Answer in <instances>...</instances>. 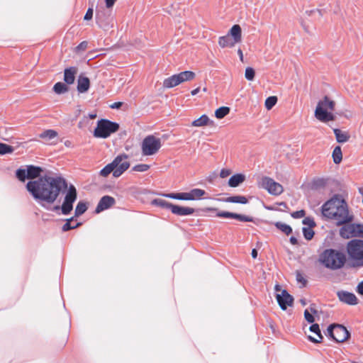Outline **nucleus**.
<instances>
[{"instance_id":"obj_44","label":"nucleus","mask_w":363,"mask_h":363,"mask_svg":"<svg viewBox=\"0 0 363 363\" xmlns=\"http://www.w3.org/2000/svg\"><path fill=\"white\" fill-rule=\"evenodd\" d=\"M255 72L253 68L252 67H247L245 69V78L249 80L252 81L255 78Z\"/></svg>"},{"instance_id":"obj_19","label":"nucleus","mask_w":363,"mask_h":363,"mask_svg":"<svg viewBox=\"0 0 363 363\" xmlns=\"http://www.w3.org/2000/svg\"><path fill=\"white\" fill-rule=\"evenodd\" d=\"M171 212L177 216H185L192 215L195 212V210L191 207L180 206L173 204Z\"/></svg>"},{"instance_id":"obj_2","label":"nucleus","mask_w":363,"mask_h":363,"mask_svg":"<svg viewBox=\"0 0 363 363\" xmlns=\"http://www.w3.org/2000/svg\"><path fill=\"white\" fill-rule=\"evenodd\" d=\"M324 217L334 220L337 225L351 223L353 215L350 213L346 201L338 196H333L322 206Z\"/></svg>"},{"instance_id":"obj_25","label":"nucleus","mask_w":363,"mask_h":363,"mask_svg":"<svg viewBox=\"0 0 363 363\" xmlns=\"http://www.w3.org/2000/svg\"><path fill=\"white\" fill-rule=\"evenodd\" d=\"M176 75L178 78L179 84H182L184 82L191 81L194 79L196 76L195 73L191 71H184L177 74Z\"/></svg>"},{"instance_id":"obj_10","label":"nucleus","mask_w":363,"mask_h":363,"mask_svg":"<svg viewBox=\"0 0 363 363\" xmlns=\"http://www.w3.org/2000/svg\"><path fill=\"white\" fill-rule=\"evenodd\" d=\"M162 147V141L159 138L152 135L146 136L141 144L142 154L150 156L156 154Z\"/></svg>"},{"instance_id":"obj_29","label":"nucleus","mask_w":363,"mask_h":363,"mask_svg":"<svg viewBox=\"0 0 363 363\" xmlns=\"http://www.w3.org/2000/svg\"><path fill=\"white\" fill-rule=\"evenodd\" d=\"M225 202L228 203H242L245 204L247 203V199L244 196H233L228 197L223 200Z\"/></svg>"},{"instance_id":"obj_11","label":"nucleus","mask_w":363,"mask_h":363,"mask_svg":"<svg viewBox=\"0 0 363 363\" xmlns=\"http://www.w3.org/2000/svg\"><path fill=\"white\" fill-rule=\"evenodd\" d=\"M337 342H343L350 337V333L345 327L342 325H330L325 333Z\"/></svg>"},{"instance_id":"obj_30","label":"nucleus","mask_w":363,"mask_h":363,"mask_svg":"<svg viewBox=\"0 0 363 363\" xmlns=\"http://www.w3.org/2000/svg\"><path fill=\"white\" fill-rule=\"evenodd\" d=\"M209 121V118L206 115H202L200 118L194 120L191 125L194 127H202L208 125Z\"/></svg>"},{"instance_id":"obj_38","label":"nucleus","mask_w":363,"mask_h":363,"mask_svg":"<svg viewBox=\"0 0 363 363\" xmlns=\"http://www.w3.org/2000/svg\"><path fill=\"white\" fill-rule=\"evenodd\" d=\"M57 135V133L55 130H47L40 134V138H41L43 139L51 140V139L55 138Z\"/></svg>"},{"instance_id":"obj_49","label":"nucleus","mask_w":363,"mask_h":363,"mask_svg":"<svg viewBox=\"0 0 363 363\" xmlns=\"http://www.w3.org/2000/svg\"><path fill=\"white\" fill-rule=\"evenodd\" d=\"M305 215H306V212L304 210L296 211L291 213V217L295 219L303 218L305 216Z\"/></svg>"},{"instance_id":"obj_62","label":"nucleus","mask_w":363,"mask_h":363,"mask_svg":"<svg viewBox=\"0 0 363 363\" xmlns=\"http://www.w3.org/2000/svg\"><path fill=\"white\" fill-rule=\"evenodd\" d=\"M359 237L363 238V225L361 224Z\"/></svg>"},{"instance_id":"obj_26","label":"nucleus","mask_w":363,"mask_h":363,"mask_svg":"<svg viewBox=\"0 0 363 363\" xmlns=\"http://www.w3.org/2000/svg\"><path fill=\"white\" fill-rule=\"evenodd\" d=\"M27 178L35 179L40 176L43 172V169L40 167H35L33 165L27 166Z\"/></svg>"},{"instance_id":"obj_57","label":"nucleus","mask_w":363,"mask_h":363,"mask_svg":"<svg viewBox=\"0 0 363 363\" xmlns=\"http://www.w3.org/2000/svg\"><path fill=\"white\" fill-rule=\"evenodd\" d=\"M96 18L98 21H101V18H102V13L101 12H100L99 11H96Z\"/></svg>"},{"instance_id":"obj_64","label":"nucleus","mask_w":363,"mask_h":363,"mask_svg":"<svg viewBox=\"0 0 363 363\" xmlns=\"http://www.w3.org/2000/svg\"><path fill=\"white\" fill-rule=\"evenodd\" d=\"M96 117V114H89V118L91 119H94Z\"/></svg>"},{"instance_id":"obj_52","label":"nucleus","mask_w":363,"mask_h":363,"mask_svg":"<svg viewBox=\"0 0 363 363\" xmlns=\"http://www.w3.org/2000/svg\"><path fill=\"white\" fill-rule=\"evenodd\" d=\"M93 16V9L91 8H89L86 11V13L84 17V20L88 21L91 20Z\"/></svg>"},{"instance_id":"obj_22","label":"nucleus","mask_w":363,"mask_h":363,"mask_svg":"<svg viewBox=\"0 0 363 363\" xmlns=\"http://www.w3.org/2000/svg\"><path fill=\"white\" fill-rule=\"evenodd\" d=\"M309 330H310L311 332L315 333L317 335L318 338H315V337L309 335L308 337V340L311 342H314V343H319V342H320L322 341L323 337V335L321 334L319 325L317 324V323L312 324L310 326Z\"/></svg>"},{"instance_id":"obj_63","label":"nucleus","mask_w":363,"mask_h":363,"mask_svg":"<svg viewBox=\"0 0 363 363\" xmlns=\"http://www.w3.org/2000/svg\"><path fill=\"white\" fill-rule=\"evenodd\" d=\"M316 184H319V185L323 184V180L320 179V180H318V181H317V182H316Z\"/></svg>"},{"instance_id":"obj_14","label":"nucleus","mask_w":363,"mask_h":363,"mask_svg":"<svg viewBox=\"0 0 363 363\" xmlns=\"http://www.w3.org/2000/svg\"><path fill=\"white\" fill-rule=\"evenodd\" d=\"M361 224L345 223L340 229V235L343 238L359 237Z\"/></svg>"},{"instance_id":"obj_23","label":"nucleus","mask_w":363,"mask_h":363,"mask_svg":"<svg viewBox=\"0 0 363 363\" xmlns=\"http://www.w3.org/2000/svg\"><path fill=\"white\" fill-rule=\"evenodd\" d=\"M206 191L201 189H193L189 192H186V201L200 199L206 194Z\"/></svg>"},{"instance_id":"obj_1","label":"nucleus","mask_w":363,"mask_h":363,"mask_svg":"<svg viewBox=\"0 0 363 363\" xmlns=\"http://www.w3.org/2000/svg\"><path fill=\"white\" fill-rule=\"evenodd\" d=\"M67 188V182L61 177L44 176L26 184L27 190L46 209H48L46 205L53 203L60 191Z\"/></svg>"},{"instance_id":"obj_31","label":"nucleus","mask_w":363,"mask_h":363,"mask_svg":"<svg viewBox=\"0 0 363 363\" xmlns=\"http://www.w3.org/2000/svg\"><path fill=\"white\" fill-rule=\"evenodd\" d=\"M69 88L67 84L62 82H57L53 86V91L57 94H62L67 92Z\"/></svg>"},{"instance_id":"obj_39","label":"nucleus","mask_w":363,"mask_h":363,"mask_svg":"<svg viewBox=\"0 0 363 363\" xmlns=\"http://www.w3.org/2000/svg\"><path fill=\"white\" fill-rule=\"evenodd\" d=\"M277 102V97L274 96H269L265 100V107L267 110H270Z\"/></svg>"},{"instance_id":"obj_55","label":"nucleus","mask_w":363,"mask_h":363,"mask_svg":"<svg viewBox=\"0 0 363 363\" xmlns=\"http://www.w3.org/2000/svg\"><path fill=\"white\" fill-rule=\"evenodd\" d=\"M123 103L122 102H115L110 106L111 108H119L121 107Z\"/></svg>"},{"instance_id":"obj_56","label":"nucleus","mask_w":363,"mask_h":363,"mask_svg":"<svg viewBox=\"0 0 363 363\" xmlns=\"http://www.w3.org/2000/svg\"><path fill=\"white\" fill-rule=\"evenodd\" d=\"M290 242L295 245H297L298 244V240L295 238V237H291L290 238Z\"/></svg>"},{"instance_id":"obj_7","label":"nucleus","mask_w":363,"mask_h":363,"mask_svg":"<svg viewBox=\"0 0 363 363\" xmlns=\"http://www.w3.org/2000/svg\"><path fill=\"white\" fill-rule=\"evenodd\" d=\"M335 101L328 96L320 101L315 111V118L321 122H328L335 120L334 115L330 112L335 108Z\"/></svg>"},{"instance_id":"obj_61","label":"nucleus","mask_w":363,"mask_h":363,"mask_svg":"<svg viewBox=\"0 0 363 363\" xmlns=\"http://www.w3.org/2000/svg\"><path fill=\"white\" fill-rule=\"evenodd\" d=\"M52 211H59L60 209H61V207L59 206H54L52 208H50Z\"/></svg>"},{"instance_id":"obj_36","label":"nucleus","mask_w":363,"mask_h":363,"mask_svg":"<svg viewBox=\"0 0 363 363\" xmlns=\"http://www.w3.org/2000/svg\"><path fill=\"white\" fill-rule=\"evenodd\" d=\"M163 196L172 199L186 201V192L164 194Z\"/></svg>"},{"instance_id":"obj_21","label":"nucleus","mask_w":363,"mask_h":363,"mask_svg":"<svg viewBox=\"0 0 363 363\" xmlns=\"http://www.w3.org/2000/svg\"><path fill=\"white\" fill-rule=\"evenodd\" d=\"M77 73V68L70 67L66 68L64 71V81L67 84H72L75 80V75Z\"/></svg>"},{"instance_id":"obj_27","label":"nucleus","mask_w":363,"mask_h":363,"mask_svg":"<svg viewBox=\"0 0 363 363\" xmlns=\"http://www.w3.org/2000/svg\"><path fill=\"white\" fill-rule=\"evenodd\" d=\"M333 132L335 135L336 140L337 143H344L350 139V135L347 132L342 131L340 129L335 128Z\"/></svg>"},{"instance_id":"obj_8","label":"nucleus","mask_w":363,"mask_h":363,"mask_svg":"<svg viewBox=\"0 0 363 363\" xmlns=\"http://www.w3.org/2000/svg\"><path fill=\"white\" fill-rule=\"evenodd\" d=\"M119 129V124L107 119H101L97 123L94 135L96 138H106Z\"/></svg>"},{"instance_id":"obj_54","label":"nucleus","mask_w":363,"mask_h":363,"mask_svg":"<svg viewBox=\"0 0 363 363\" xmlns=\"http://www.w3.org/2000/svg\"><path fill=\"white\" fill-rule=\"evenodd\" d=\"M116 0H105L106 1V6L109 9V8H111L115 2H116Z\"/></svg>"},{"instance_id":"obj_50","label":"nucleus","mask_w":363,"mask_h":363,"mask_svg":"<svg viewBox=\"0 0 363 363\" xmlns=\"http://www.w3.org/2000/svg\"><path fill=\"white\" fill-rule=\"evenodd\" d=\"M231 174V171L228 169H223L220 172V177L221 178H226Z\"/></svg>"},{"instance_id":"obj_35","label":"nucleus","mask_w":363,"mask_h":363,"mask_svg":"<svg viewBox=\"0 0 363 363\" xmlns=\"http://www.w3.org/2000/svg\"><path fill=\"white\" fill-rule=\"evenodd\" d=\"M152 204H155L164 208L169 209L170 211L172 209V206H173L172 203L162 199H154L152 201Z\"/></svg>"},{"instance_id":"obj_9","label":"nucleus","mask_w":363,"mask_h":363,"mask_svg":"<svg viewBox=\"0 0 363 363\" xmlns=\"http://www.w3.org/2000/svg\"><path fill=\"white\" fill-rule=\"evenodd\" d=\"M242 30L239 25L235 24L230 28L229 33L218 39V44L221 48H232L241 41Z\"/></svg>"},{"instance_id":"obj_51","label":"nucleus","mask_w":363,"mask_h":363,"mask_svg":"<svg viewBox=\"0 0 363 363\" xmlns=\"http://www.w3.org/2000/svg\"><path fill=\"white\" fill-rule=\"evenodd\" d=\"M87 45L88 43L86 41H83L77 46L76 49L77 51L85 50L87 48Z\"/></svg>"},{"instance_id":"obj_20","label":"nucleus","mask_w":363,"mask_h":363,"mask_svg":"<svg viewBox=\"0 0 363 363\" xmlns=\"http://www.w3.org/2000/svg\"><path fill=\"white\" fill-rule=\"evenodd\" d=\"M90 87V80L88 77L79 75L77 79V91L79 93L86 92Z\"/></svg>"},{"instance_id":"obj_15","label":"nucleus","mask_w":363,"mask_h":363,"mask_svg":"<svg viewBox=\"0 0 363 363\" xmlns=\"http://www.w3.org/2000/svg\"><path fill=\"white\" fill-rule=\"evenodd\" d=\"M277 300L282 310H286L288 306H291L294 302V298L286 290H283L281 294H277Z\"/></svg>"},{"instance_id":"obj_24","label":"nucleus","mask_w":363,"mask_h":363,"mask_svg":"<svg viewBox=\"0 0 363 363\" xmlns=\"http://www.w3.org/2000/svg\"><path fill=\"white\" fill-rule=\"evenodd\" d=\"M245 180V176L242 174L233 175L228 180V185L230 187H237Z\"/></svg>"},{"instance_id":"obj_41","label":"nucleus","mask_w":363,"mask_h":363,"mask_svg":"<svg viewBox=\"0 0 363 363\" xmlns=\"http://www.w3.org/2000/svg\"><path fill=\"white\" fill-rule=\"evenodd\" d=\"M13 151V147L5 143H0V155H5L11 153Z\"/></svg>"},{"instance_id":"obj_53","label":"nucleus","mask_w":363,"mask_h":363,"mask_svg":"<svg viewBox=\"0 0 363 363\" xmlns=\"http://www.w3.org/2000/svg\"><path fill=\"white\" fill-rule=\"evenodd\" d=\"M356 291L359 294L363 295V281L358 284Z\"/></svg>"},{"instance_id":"obj_3","label":"nucleus","mask_w":363,"mask_h":363,"mask_svg":"<svg viewBox=\"0 0 363 363\" xmlns=\"http://www.w3.org/2000/svg\"><path fill=\"white\" fill-rule=\"evenodd\" d=\"M324 217L334 220L337 225L351 223L353 215L350 213L346 201L338 196H333L322 206Z\"/></svg>"},{"instance_id":"obj_32","label":"nucleus","mask_w":363,"mask_h":363,"mask_svg":"<svg viewBox=\"0 0 363 363\" xmlns=\"http://www.w3.org/2000/svg\"><path fill=\"white\" fill-rule=\"evenodd\" d=\"M87 210L86 203L82 201H80L75 208L74 215L76 217L80 216L83 213L86 212Z\"/></svg>"},{"instance_id":"obj_48","label":"nucleus","mask_w":363,"mask_h":363,"mask_svg":"<svg viewBox=\"0 0 363 363\" xmlns=\"http://www.w3.org/2000/svg\"><path fill=\"white\" fill-rule=\"evenodd\" d=\"M304 318L309 323H313L315 322L314 316L309 312L308 309L304 311Z\"/></svg>"},{"instance_id":"obj_6","label":"nucleus","mask_w":363,"mask_h":363,"mask_svg":"<svg viewBox=\"0 0 363 363\" xmlns=\"http://www.w3.org/2000/svg\"><path fill=\"white\" fill-rule=\"evenodd\" d=\"M347 252L354 267H363V240L354 239L348 242Z\"/></svg>"},{"instance_id":"obj_17","label":"nucleus","mask_w":363,"mask_h":363,"mask_svg":"<svg viewBox=\"0 0 363 363\" xmlns=\"http://www.w3.org/2000/svg\"><path fill=\"white\" fill-rule=\"evenodd\" d=\"M216 216L220 218H234L242 222H252L253 220V218L250 216L228 211H220Z\"/></svg>"},{"instance_id":"obj_46","label":"nucleus","mask_w":363,"mask_h":363,"mask_svg":"<svg viewBox=\"0 0 363 363\" xmlns=\"http://www.w3.org/2000/svg\"><path fill=\"white\" fill-rule=\"evenodd\" d=\"M302 223L305 225L308 226V228H313L315 226V223L313 218L311 217H306L302 220Z\"/></svg>"},{"instance_id":"obj_4","label":"nucleus","mask_w":363,"mask_h":363,"mask_svg":"<svg viewBox=\"0 0 363 363\" xmlns=\"http://www.w3.org/2000/svg\"><path fill=\"white\" fill-rule=\"evenodd\" d=\"M319 261L326 268L336 270L341 269L345 264V255L334 249L325 250L319 257Z\"/></svg>"},{"instance_id":"obj_13","label":"nucleus","mask_w":363,"mask_h":363,"mask_svg":"<svg viewBox=\"0 0 363 363\" xmlns=\"http://www.w3.org/2000/svg\"><path fill=\"white\" fill-rule=\"evenodd\" d=\"M262 187L266 189L269 194L274 196H279L284 191V188L281 184L267 177L262 178Z\"/></svg>"},{"instance_id":"obj_5","label":"nucleus","mask_w":363,"mask_h":363,"mask_svg":"<svg viewBox=\"0 0 363 363\" xmlns=\"http://www.w3.org/2000/svg\"><path fill=\"white\" fill-rule=\"evenodd\" d=\"M127 159L128 157L125 155H118L112 162L106 165L100 171V174L102 177H107L113 172L114 177H120L130 167V163Z\"/></svg>"},{"instance_id":"obj_33","label":"nucleus","mask_w":363,"mask_h":363,"mask_svg":"<svg viewBox=\"0 0 363 363\" xmlns=\"http://www.w3.org/2000/svg\"><path fill=\"white\" fill-rule=\"evenodd\" d=\"M275 226L277 229L280 230L281 232H283L284 234L289 235L292 233V228L290 225L281 223V222H277L275 223Z\"/></svg>"},{"instance_id":"obj_42","label":"nucleus","mask_w":363,"mask_h":363,"mask_svg":"<svg viewBox=\"0 0 363 363\" xmlns=\"http://www.w3.org/2000/svg\"><path fill=\"white\" fill-rule=\"evenodd\" d=\"M303 236L306 240H311L314 235V231L311 228L304 227L302 229Z\"/></svg>"},{"instance_id":"obj_37","label":"nucleus","mask_w":363,"mask_h":363,"mask_svg":"<svg viewBox=\"0 0 363 363\" xmlns=\"http://www.w3.org/2000/svg\"><path fill=\"white\" fill-rule=\"evenodd\" d=\"M230 112V108L227 106H222L216 109L215 116L217 118L221 119L227 116Z\"/></svg>"},{"instance_id":"obj_59","label":"nucleus","mask_w":363,"mask_h":363,"mask_svg":"<svg viewBox=\"0 0 363 363\" xmlns=\"http://www.w3.org/2000/svg\"><path fill=\"white\" fill-rule=\"evenodd\" d=\"M251 255H252V257L254 259L257 258V250L253 249V250H252V253H251Z\"/></svg>"},{"instance_id":"obj_40","label":"nucleus","mask_w":363,"mask_h":363,"mask_svg":"<svg viewBox=\"0 0 363 363\" xmlns=\"http://www.w3.org/2000/svg\"><path fill=\"white\" fill-rule=\"evenodd\" d=\"M73 218L67 220L66 223L63 225L62 230L64 232L68 231L72 229H74L80 225L79 223H76L74 225H71V222L73 220Z\"/></svg>"},{"instance_id":"obj_34","label":"nucleus","mask_w":363,"mask_h":363,"mask_svg":"<svg viewBox=\"0 0 363 363\" xmlns=\"http://www.w3.org/2000/svg\"><path fill=\"white\" fill-rule=\"evenodd\" d=\"M333 162L335 164H339L342 161V154L341 147L340 146H336L334 148L333 152Z\"/></svg>"},{"instance_id":"obj_16","label":"nucleus","mask_w":363,"mask_h":363,"mask_svg":"<svg viewBox=\"0 0 363 363\" xmlns=\"http://www.w3.org/2000/svg\"><path fill=\"white\" fill-rule=\"evenodd\" d=\"M339 300L348 305L354 306L358 303L357 296L351 292L346 291H339L337 292Z\"/></svg>"},{"instance_id":"obj_45","label":"nucleus","mask_w":363,"mask_h":363,"mask_svg":"<svg viewBox=\"0 0 363 363\" xmlns=\"http://www.w3.org/2000/svg\"><path fill=\"white\" fill-rule=\"evenodd\" d=\"M16 175L20 181L24 182L26 178H27V170L18 169L16 170Z\"/></svg>"},{"instance_id":"obj_60","label":"nucleus","mask_w":363,"mask_h":363,"mask_svg":"<svg viewBox=\"0 0 363 363\" xmlns=\"http://www.w3.org/2000/svg\"><path fill=\"white\" fill-rule=\"evenodd\" d=\"M238 54L240 57V60L243 61V54H242V51L241 50V49H238Z\"/></svg>"},{"instance_id":"obj_28","label":"nucleus","mask_w":363,"mask_h":363,"mask_svg":"<svg viewBox=\"0 0 363 363\" xmlns=\"http://www.w3.org/2000/svg\"><path fill=\"white\" fill-rule=\"evenodd\" d=\"M180 84L178 78L176 74H173L171 77L165 79L163 82V86L164 88H172Z\"/></svg>"},{"instance_id":"obj_12","label":"nucleus","mask_w":363,"mask_h":363,"mask_svg":"<svg viewBox=\"0 0 363 363\" xmlns=\"http://www.w3.org/2000/svg\"><path fill=\"white\" fill-rule=\"evenodd\" d=\"M77 193L76 188L71 184L65 194L64 201L61 206V211L63 215H68L73 209V203L77 200Z\"/></svg>"},{"instance_id":"obj_43","label":"nucleus","mask_w":363,"mask_h":363,"mask_svg":"<svg viewBox=\"0 0 363 363\" xmlns=\"http://www.w3.org/2000/svg\"><path fill=\"white\" fill-rule=\"evenodd\" d=\"M150 167L149 164H139L135 165L133 167L132 170L135 171V172H144L147 171L150 169Z\"/></svg>"},{"instance_id":"obj_47","label":"nucleus","mask_w":363,"mask_h":363,"mask_svg":"<svg viewBox=\"0 0 363 363\" xmlns=\"http://www.w3.org/2000/svg\"><path fill=\"white\" fill-rule=\"evenodd\" d=\"M296 279L298 283H301L302 284L303 287L306 286V279L304 278L303 275L301 274V272H299V271L296 272Z\"/></svg>"},{"instance_id":"obj_18","label":"nucleus","mask_w":363,"mask_h":363,"mask_svg":"<svg viewBox=\"0 0 363 363\" xmlns=\"http://www.w3.org/2000/svg\"><path fill=\"white\" fill-rule=\"evenodd\" d=\"M114 198L110 196H104L98 203L95 209L96 213H99L104 210L109 208L115 203Z\"/></svg>"},{"instance_id":"obj_58","label":"nucleus","mask_w":363,"mask_h":363,"mask_svg":"<svg viewBox=\"0 0 363 363\" xmlns=\"http://www.w3.org/2000/svg\"><path fill=\"white\" fill-rule=\"evenodd\" d=\"M199 91H200V88L198 87V88L192 90L191 94L192 96H195V95H196L199 92Z\"/></svg>"}]
</instances>
